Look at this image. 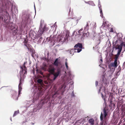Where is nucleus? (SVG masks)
<instances>
[{
    "mask_svg": "<svg viewBox=\"0 0 125 125\" xmlns=\"http://www.w3.org/2000/svg\"><path fill=\"white\" fill-rule=\"evenodd\" d=\"M37 35V34L34 31H33L31 33H30L29 34L30 37L33 40H34L36 39Z\"/></svg>",
    "mask_w": 125,
    "mask_h": 125,
    "instance_id": "nucleus-17",
    "label": "nucleus"
},
{
    "mask_svg": "<svg viewBox=\"0 0 125 125\" xmlns=\"http://www.w3.org/2000/svg\"><path fill=\"white\" fill-rule=\"evenodd\" d=\"M100 60L101 62L100 63H102L103 62V59L102 58L100 59Z\"/></svg>",
    "mask_w": 125,
    "mask_h": 125,
    "instance_id": "nucleus-50",
    "label": "nucleus"
},
{
    "mask_svg": "<svg viewBox=\"0 0 125 125\" xmlns=\"http://www.w3.org/2000/svg\"><path fill=\"white\" fill-rule=\"evenodd\" d=\"M111 32H113V28H111Z\"/></svg>",
    "mask_w": 125,
    "mask_h": 125,
    "instance_id": "nucleus-52",
    "label": "nucleus"
},
{
    "mask_svg": "<svg viewBox=\"0 0 125 125\" xmlns=\"http://www.w3.org/2000/svg\"><path fill=\"white\" fill-rule=\"evenodd\" d=\"M99 10H100V16L102 17V18H103V14L102 12V8H99Z\"/></svg>",
    "mask_w": 125,
    "mask_h": 125,
    "instance_id": "nucleus-28",
    "label": "nucleus"
},
{
    "mask_svg": "<svg viewBox=\"0 0 125 125\" xmlns=\"http://www.w3.org/2000/svg\"><path fill=\"white\" fill-rule=\"evenodd\" d=\"M101 95L102 98L103 97L104 95H103V94L102 93H101Z\"/></svg>",
    "mask_w": 125,
    "mask_h": 125,
    "instance_id": "nucleus-51",
    "label": "nucleus"
},
{
    "mask_svg": "<svg viewBox=\"0 0 125 125\" xmlns=\"http://www.w3.org/2000/svg\"><path fill=\"white\" fill-rule=\"evenodd\" d=\"M2 2V4L5 5V9L4 7L2 6L0 7V19L2 20L4 19V21L5 23H7L6 21L9 18V14L7 11L9 10V6L11 5V11L13 13H16L18 11L17 7L15 5H13L10 2L8 1V0H0Z\"/></svg>",
    "mask_w": 125,
    "mask_h": 125,
    "instance_id": "nucleus-2",
    "label": "nucleus"
},
{
    "mask_svg": "<svg viewBox=\"0 0 125 125\" xmlns=\"http://www.w3.org/2000/svg\"><path fill=\"white\" fill-rule=\"evenodd\" d=\"M100 84H101L100 86H101L99 87V89L98 91V94L100 93V91L102 88H103V91L104 92H105V87L104 86H103V85L104 84L105 85H106L107 84V82H106V80H104L103 78L101 80Z\"/></svg>",
    "mask_w": 125,
    "mask_h": 125,
    "instance_id": "nucleus-12",
    "label": "nucleus"
},
{
    "mask_svg": "<svg viewBox=\"0 0 125 125\" xmlns=\"http://www.w3.org/2000/svg\"><path fill=\"white\" fill-rule=\"evenodd\" d=\"M85 3H86V4H89V1L88 2H86V1H85Z\"/></svg>",
    "mask_w": 125,
    "mask_h": 125,
    "instance_id": "nucleus-49",
    "label": "nucleus"
},
{
    "mask_svg": "<svg viewBox=\"0 0 125 125\" xmlns=\"http://www.w3.org/2000/svg\"><path fill=\"white\" fill-rule=\"evenodd\" d=\"M107 122L106 120H104L102 121L100 124L101 125H107Z\"/></svg>",
    "mask_w": 125,
    "mask_h": 125,
    "instance_id": "nucleus-24",
    "label": "nucleus"
},
{
    "mask_svg": "<svg viewBox=\"0 0 125 125\" xmlns=\"http://www.w3.org/2000/svg\"><path fill=\"white\" fill-rule=\"evenodd\" d=\"M106 97V95H105L103 97H102V99L104 100V101H105V98Z\"/></svg>",
    "mask_w": 125,
    "mask_h": 125,
    "instance_id": "nucleus-42",
    "label": "nucleus"
},
{
    "mask_svg": "<svg viewBox=\"0 0 125 125\" xmlns=\"http://www.w3.org/2000/svg\"><path fill=\"white\" fill-rule=\"evenodd\" d=\"M51 96L49 95H46L44 98L43 100H42L41 101L40 103L36 105V107H34L33 111H36L37 110H39L42 107V105L45 103H47L49 101H50Z\"/></svg>",
    "mask_w": 125,
    "mask_h": 125,
    "instance_id": "nucleus-9",
    "label": "nucleus"
},
{
    "mask_svg": "<svg viewBox=\"0 0 125 125\" xmlns=\"http://www.w3.org/2000/svg\"><path fill=\"white\" fill-rule=\"evenodd\" d=\"M103 112H104V118L105 117L107 116L108 114L107 110L106 109V107H104L103 109Z\"/></svg>",
    "mask_w": 125,
    "mask_h": 125,
    "instance_id": "nucleus-19",
    "label": "nucleus"
},
{
    "mask_svg": "<svg viewBox=\"0 0 125 125\" xmlns=\"http://www.w3.org/2000/svg\"><path fill=\"white\" fill-rule=\"evenodd\" d=\"M100 0H98V3H100Z\"/></svg>",
    "mask_w": 125,
    "mask_h": 125,
    "instance_id": "nucleus-58",
    "label": "nucleus"
},
{
    "mask_svg": "<svg viewBox=\"0 0 125 125\" xmlns=\"http://www.w3.org/2000/svg\"><path fill=\"white\" fill-rule=\"evenodd\" d=\"M24 45L26 46L27 48L29 50H30V48L28 47V46L27 44H24Z\"/></svg>",
    "mask_w": 125,
    "mask_h": 125,
    "instance_id": "nucleus-38",
    "label": "nucleus"
},
{
    "mask_svg": "<svg viewBox=\"0 0 125 125\" xmlns=\"http://www.w3.org/2000/svg\"><path fill=\"white\" fill-rule=\"evenodd\" d=\"M115 100V98H114L113 96H110L109 97L108 101L109 102H113Z\"/></svg>",
    "mask_w": 125,
    "mask_h": 125,
    "instance_id": "nucleus-21",
    "label": "nucleus"
},
{
    "mask_svg": "<svg viewBox=\"0 0 125 125\" xmlns=\"http://www.w3.org/2000/svg\"><path fill=\"white\" fill-rule=\"evenodd\" d=\"M120 72H120L117 71L115 73V78H116L118 77V76L120 75Z\"/></svg>",
    "mask_w": 125,
    "mask_h": 125,
    "instance_id": "nucleus-23",
    "label": "nucleus"
},
{
    "mask_svg": "<svg viewBox=\"0 0 125 125\" xmlns=\"http://www.w3.org/2000/svg\"><path fill=\"white\" fill-rule=\"evenodd\" d=\"M19 114V110H17V111H15L14 112V113L13 115V117H14L16 116L18 114Z\"/></svg>",
    "mask_w": 125,
    "mask_h": 125,
    "instance_id": "nucleus-25",
    "label": "nucleus"
},
{
    "mask_svg": "<svg viewBox=\"0 0 125 125\" xmlns=\"http://www.w3.org/2000/svg\"><path fill=\"white\" fill-rule=\"evenodd\" d=\"M45 56L46 58H48L49 55V53L48 52H45Z\"/></svg>",
    "mask_w": 125,
    "mask_h": 125,
    "instance_id": "nucleus-36",
    "label": "nucleus"
},
{
    "mask_svg": "<svg viewBox=\"0 0 125 125\" xmlns=\"http://www.w3.org/2000/svg\"><path fill=\"white\" fill-rule=\"evenodd\" d=\"M46 26L44 25L43 27L41 22L36 38L37 40V44L43 43L44 39L43 38V36L42 35V34L46 30Z\"/></svg>",
    "mask_w": 125,
    "mask_h": 125,
    "instance_id": "nucleus-7",
    "label": "nucleus"
},
{
    "mask_svg": "<svg viewBox=\"0 0 125 125\" xmlns=\"http://www.w3.org/2000/svg\"><path fill=\"white\" fill-rule=\"evenodd\" d=\"M88 23L87 22V25L85 26L84 28V32L83 33V35H82V37H84L85 38L87 37L89 35V33L88 32Z\"/></svg>",
    "mask_w": 125,
    "mask_h": 125,
    "instance_id": "nucleus-13",
    "label": "nucleus"
},
{
    "mask_svg": "<svg viewBox=\"0 0 125 125\" xmlns=\"http://www.w3.org/2000/svg\"><path fill=\"white\" fill-rule=\"evenodd\" d=\"M60 63L59 62L58 58H57L55 59L54 62L53 64L55 66H57L58 65L59 63Z\"/></svg>",
    "mask_w": 125,
    "mask_h": 125,
    "instance_id": "nucleus-20",
    "label": "nucleus"
},
{
    "mask_svg": "<svg viewBox=\"0 0 125 125\" xmlns=\"http://www.w3.org/2000/svg\"><path fill=\"white\" fill-rule=\"evenodd\" d=\"M71 12V9L70 8V9L69 10V12Z\"/></svg>",
    "mask_w": 125,
    "mask_h": 125,
    "instance_id": "nucleus-55",
    "label": "nucleus"
},
{
    "mask_svg": "<svg viewBox=\"0 0 125 125\" xmlns=\"http://www.w3.org/2000/svg\"><path fill=\"white\" fill-rule=\"evenodd\" d=\"M114 63L116 64H117V61L115 60Z\"/></svg>",
    "mask_w": 125,
    "mask_h": 125,
    "instance_id": "nucleus-46",
    "label": "nucleus"
},
{
    "mask_svg": "<svg viewBox=\"0 0 125 125\" xmlns=\"http://www.w3.org/2000/svg\"><path fill=\"white\" fill-rule=\"evenodd\" d=\"M89 123L91 125H94V121L93 119L91 118L88 121Z\"/></svg>",
    "mask_w": 125,
    "mask_h": 125,
    "instance_id": "nucleus-22",
    "label": "nucleus"
},
{
    "mask_svg": "<svg viewBox=\"0 0 125 125\" xmlns=\"http://www.w3.org/2000/svg\"><path fill=\"white\" fill-rule=\"evenodd\" d=\"M92 39H93V40H94V38H92Z\"/></svg>",
    "mask_w": 125,
    "mask_h": 125,
    "instance_id": "nucleus-62",
    "label": "nucleus"
},
{
    "mask_svg": "<svg viewBox=\"0 0 125 125\" xmlns=\"http://www.w3.org/2000/svg\"><path fill=\"white\" fill-rule=\"evenodd\" d=\"M24 45L26 46L27 48L29 50H30V48L28 47V46L27 44H24Z\"/></svg>",
    "mask_w": 125,
    "mask_h": 125,
    "instance_id": "nucleus-39",
    "label": "nucleus"
},
{
    "mask_svg": "<svg viewBox=\"0 0 125 125\" xmlns=\"http://www.w3.org/2000/svg\"><path fill=\"white\" fill-rule=\"evenodd\" d=\"M71 96L72 98H73V97H75V96L74 94L73 91L71 94Z\"/></svg>",
    "mask_w": 125,
    "mask_h": 125,
    "instance_id": "nucleus-37",
    "label": "nucleus"
},
{
    "mask_svg": "<svg viewBox=\"0 0 125 125\" xmlns=\"http://www.w3.org/2000/svg\"><path fill=\"white\" fill-rule=\"evenodd\" d=\"M113 47L112 48V50L111 53H112L113 52L114 49H115V50L118 49L117 53L120 54L123 46L122 43H120L119 45L117 43L116 44H115V43H114V42H113Z\"/></svg>",
    "mask_w": 125,
    "mask_h": 125,
    "instance_id": "nucleus-10",
    "label": "nucleus"
},
{
    "mask_svg": "<svg viewBox=\"0 0 125 125\" xmlns=\"http://www.w3.org/2000/svg\"><path fill=\"white\" fill-rule=\"evenodd\" d=\"M123 37L122 34L121 33H118L116 37H115L114 38L113 42L116 44L117 43H119L120 42L122 41Z\"/></svg>",
    "mask_w": 125,
    "mask_h": 125,
    "instance_id": "nucleus-11",
    "label": "nucleus"
},
{
    "mask_svg": "<svg viewBox=\"0 0 125 125\" xmlns=\"http://www.w3.org/2000/svg\"><path fill=\"white\" fill-rule=\"evenodd\" d=\"M75 31H73V35H74V33H75Z\"/></svg>",
    "mask_w": 125,
    "mask_h": 125,
    "instance_id": "nucleus-54",
    "label": "nucleus"
},
{
    "mask_svg": "<svg viewBox=\"0 0 125 125\" xmlns=\"http://www.w3.org/2000/svg\"><path fill=\"white\" fill-rule=\"evenodd\" d=\"M104 104H105V107H106V101L105 100V101H104Z\"/></svg>",
    "mask_w": 125,
    "mask_h": 125,
    "instance_id": "nucleus-48",
    "label": "nucleus"
},
{
    "mask_svg": "<svg viewBox=\"0 0 125 125\" xmlns=\"http://www.w3.org/2000/svg\"><path fill=\"white\" fill-rule=\"evenodd\" d=\"M53 37H52V36H51L50 37L47 38H46V40L48 42H50L51 44L52 45H54L55 43L58 42H58H62V43L66 41L67 42L68 41V38L69 37V35L68 33L67 32L65 34V35L64 37L59 36L57 38L56 37L53 36Z\"/></svg>",
    "mask_w": 125,
    "mask_h": 125,
    "instance_id": "nucleus-3",
    "label": "nucleus"
},
{
    "mask_svg": "<svg viewBox=\"0 0 125 125\" xmlns=\"http://www.w3.org/2000/svg\"><path fill=\"white\" fill-rule=\"evenodd\" d=\"M120 43H122L123 46H124V48L125 47V37L124 38L123 41L122 40L121 42Z\"/></svg>",
    "mask_w": 125,
    "mask_h": 125,
    "instance_id": "nucleus-31",
    "label": "nucleus"
},
{
    "mask_svg": "<svg viewBox=\"0 0 125 125\" xmlns=\"http://www.w3.org/2000/svg\"><path fill=\"white\" fill-rule=\"evenodd\" d=\"M110 104L109 105V106L111 107H113L115 106V104H114V102L111 103V102H109Z\"/></svg>",
    "mask_w": 125,
    "mask_h": 125,
    "instance_id": "nucleus-29",
    "label": "nucleus"
},
{
    "mask_svg": "<svg viewBox=\"0 0 125 125\" xmlns=\"http://www.w3.org/2000/svg\"><path fill=\"white\" fill-rule=\"evenodd\" d=\"M66 106H65V107H66Z\"/></svg>",
    "mask_w": 125,
    "mask_h": 125,
    "instance_id": "nucleus-63",
    "label": "nucleus"
},
{
    "mask_svg": "<svg viewBox=\"0 0 125 125\" xmlns=\"http://www.w3.org/2000/svg\"><path fill=\"white\" fill-rule=\"evenodd\" d=\"M28 41L26 39H24V41L23 42V43H24V44H27V42H28Z\"/></svg>",
    "mask_w": 125,
    "mask_h": 125,
    "instance_id": "nucleus-41",
    "label": "nucleus"
},
{
    "mask_svg": "<svg viewBox=\"0 0 125 125\" xmlns=\"http://www.w3.org/2000/svg\"><path fill=\"white\" fill-rule=\"evenodd\" d=\"M13 94L12 95V97L16 100H17L18 99V97L17 96V92L15 91H13Z\"/></svg>",
    "mask_w": 125,
    "mask_h": 125,
    "instance_id": "nucleus-18",
    "label": "nucleus"
},
{
    "mask_svg": "<svg viewBox=\"0 0 125 125\" xmlns=\"http://www.w3.org/2000/svg\"><path fill=\"white\" fill-rule=\"evenodd\" d=\"M123 65H125V62L124 63Z\"/></svg>",
    "mask_w": 125,
    "mask_h": 125,
    "instance_id": "nucleus-57",
    "label": "nucleus"
},
{
    "mask_svg": "<svg viewBox=\"0 0 125 125\" xmlns=\"http://www.w3.org/2000/svg\"><path fill=\"white\" fill-rule=\"evenodd\" d=\"M42 81V80L41 79H39L37 80V82L39 83H41Z\"/></svg>",
    "mask_w": 125,
    "mask_h": 125,
    "instance_id": "nucleus-34",
    "label": "nucleus"
},
{
    "mask_svg": "<svg viewBox=\"0 0 125 125\" xmlns=\"http://www.w3.org/2000/svg\"><path fill=\"white\" fill-rule=\"evenodd\" d=\"M117 71L121 72V67L120 65H119L117 69Z\"/></svg>",
    "mask_w": 125,
    "mask_h": 125,
    "instance_id": "nucleus-40",
    "label": "nucleus"
},
{
    "mask_svg": "<svg viewBox=\"0 0 125 125\" xmlns=\"http://www.w3.org/2000/svg\"><path fill=\"white\" fill-rule=\"evenodd\" d=\"M74 47L75 48V50L77 51V52L78 53H79L81 51L82 49L83 48L82 44L80 43H78L75 44Z\"/></svg>",
    "mask_w": 125,
    "mask_h": 125,
    "instance_id": "nucleus-14",
    "label": "nucleus"
},
{
    "mask_svg": "<svg viewBox=\"0 0 125 125\" xmlns=\"http://www.w3.org/2000/svg\"><path fill=\"white\" fill-rule=\"evenodd\" d=\"M76 50H75V48L74 49H71L70 51V54H72V55H73L74 54V53H72V52H73V51H74V52H77V51H76Z\"/></svg>",
    "mask_w": 125,
    "mask_h": 125,
    "instance_id": "nucleus-30",
    "label": "nucleus"
},
{
    "mask_svg": "<svg viewBox=\"0 0 125 125\" xmlns=\"http://www.w3.org/2000/svg\"><path fill=\"white\" fill-rule=\"evenodd\" d=\"M120 53H117L116 55V56L117 57H119V55H120Z\"/></svg>",
    "mask_w": 125,
    "mask_h": 125,
    "instance_id": "nucleus-45",
    "label": "nucleus"
},
{
    "mask_svg": "<svg viewBox=\"0 0 125 125\" xmlns=\"http://www.w3.org/2000/svg\"><path fill=\"white\" fill-rule=\"evenodd\" d=\"M10 120H11V121H12V120H11V118Z\"/></svg>",
    "mask_w": 125,
    "mask_h": 125,
    "instance_id": "nucleus-61",
    "label": "nucleus"
},
{
    "mask_svg": "<svg viewBox=\"0 0 125 125\" xmlns=\"http://www.w3.org/2000/svg\"><path fill=\"white\" fill-rule=\"evenodd\" d=\"M83 30V29L82 28L81 29H80V30H79L78 31V33H77V32L76 33V34H77L79 36V35L80 36V35H81V34H80V32L81 31H82Z\"/></svg>",
    "mask_w": 125,
    "mask_h": 125,
    "instance_id": "nucleus-35",
    "label": "nucleus"
},
{
    "mask_svg": "<svg viewBox=\"0 0 125 125\" xmlns=\"http://www.w3.org/2000/svg\"><path fill=\"white\" fill-rule=\"evenodd\" d=\"M71 105L70 104H69L68 105L67 109L68 111H71V109L72 108L71 107Z\"/></svg>",
    "mask_w": 125,
    "mask_h": 125,
    "instance_id": "nucleus-26",
    "label": "nucleus"
},
{
    "mask_svg": "<svg viewBox=\"0 0 125 125\" xmlns=\"http://www.w3.org/2000/svg\"><path fill=\"white\" fill-rule=\"evenodd\" d=\"M104 115H103V114L102 113V112L101 113L100 116V120L101 121H102L104 120H103V119H104Z\"/></svg>",
    "mask_w": 125,
    "mask_h": 125,
    "instance_id": "nucleus-27",
    "label": "nucleus"
},
{
    "mask_svg": "<svg viewBox=\"0 0 125 125\" xmlns=\"http://www.w3.org/2000/svg\"><path fill=\"white\" fill-rule=\"evenodd\" d=\"M98 7L99 8V7L100 8H101V4H100V2L98 3Z\"/></svg>",
    "mask_w": 125,
    "mask_h": 125,
    "instance_id": "nucleus-44",
    "label": "nucleus"
},
{
    "mask_svg": "<svg viewBox=\"0 0 125 125\" xmlns=\"http://www.w3.org/2000/svg\"><path fill=\"white\" fill-rule=\"evenodd\" d=\"M56 22L55 23V24H56Z\"/></svg>",
    "mask_w": 125,
    "mask_h": 125,
    "instance_id": "nucleus-64",
    "label": "nucleus"
},
{
    "mask_svg": "<svg viewBox=\"0 0 125 125\" xmlns=\"http://www.w3.org/2000/svg\"><path fill=\"white\" fill-rule=\"evenodd\" d=\"M34 9H35V12L36 11V9H35V5H34Z\"/></svg>",
    "mask_w": 125,
    "mask_h": 125,
    "instance_id": "nucleus-56",
    "label": "nucleus"
},
{
    "mask_svg": "<svg viewBox=\"0 0 125 125\" xmlns=\"http://www.w3.org/2000/svg\"><path fill=\"white\" fill-rule=\"evenodd\" d=\"M33 95L32 96L33 100L27 101V103H26V105H25V107L27 109L29 107H31L32 106H31L32 105L36 100L38 99L40 97H41L43 94V92L39 90L37 93L33 92Z\"/></svg>",
    "mask_w": 125,
    "mask_h": 125,
    "instance_id": "nucleus-8",
    "label": "nucleus"
},
{
    "mask_svg": "<svg viewBox=\"0 0 125 125\" xmlns=\"http://www.w3.org/2000/svg\"><path fill=\"white\" fill-rule=\"evenodd\" d=\"M118 58V57H117L116 56L115 58V60L117 61Z\"/></svg>",
    "mask_w": 125,
    "mask_h": 125,
    "instance_id": "nucleus-47",
    "label": "nucleus"
},
{
    "mask_svg": "<svg viewBox=\"0 0 125 125\" xmlns=\"http://www.w3.org/2000/svg\"><path fill=\"white\" fill-rule=\"evenodd\" d=\"M9 28L12 30V34L14 35H15L16 34L18 31L17 29L14 27H13L11 25L10 27L9 26Z\"/></svg>",
    "mask_w": 125,
    "mask_h": 125,
    "instance_id": "nucleus-16",
    "label": "nucleus"
},
{
    "mask_svg": "<svg viewBox=\"0 0 125 125\" xmlns=\"http://www.w3.org/2000/svg\"><path fill=\"white\" fill-rule=\"evenodd\" d=\"M27 62H25L23 64V67L21 66V70L20 72V83L18 85V96H19L21 93V92L22 89V84L23 81V79L26 77V75L27 74V68L25 64Z\"/></svg>",
    "mask_w": 125,
    "mask_h": 125,
    "instance_id": "nucleus-4",
    "label": "nucleus"
},
{
    "mask_svg": "<svg viewBox=\"0 0 125 125\" xmlns=\"http://www.w3.org/2000/svg\"><path fill=\"white\" fill-rule=\"evenodd\" d=\"M43 65L44 66L41 67L39 69H36V71L38 73L42 75L43 74V73L42 71H46L47 70V65L45 64H44Z\"/></svg>",
    "mask_w": 125,
    "mask_h": 125,
    "instance_id": "nucleus-15",
    "label": "nucleus"
},
{
    "mask_svg": "<svg viewBox=\"0 0 125 125\" xmlns=\"http://www.w3.org/2000/svg\"><path fill=\"white\" fill-rule=\"evenodd\" d=\"M98 85V82L97 81H96L95 82V86L96 87H97Z\"/></svg>",
    "mask_w": 125,
    "mask_h": 125,
    "instance_id": "nucleus-43",
    "label": "nucleus"
},
{
    "mask_svg": "<svg viewBox=\"0 0 125 125\" xmlns=\"http://www.w3.org/2000/svg\"><path fill=\"white\" fill-rule=\"evenodd\" d=\"M33 73L34 74V71H33Z\"/></svg>",
    "mask_w": 125,
    "mask_h": 125,
    "instance_id": "nucleus-59",
    "label": "nucleus"
},
{
    "mask_svg": "<svg viewBox=\"0 0 125 125\" xmlns=\"http://www.w3.org/2000/svg\"><path fill=\"white\" fill-rule=\"evenodd\" d=\"M117 65H118L117 64H115V63H111V66L113 67H115V68L116 67H117Z\"/></svg>",
    "mask_w": 125,
    "mask_h": 125,
    "instance_id": "nucleus-33",
    "label": "nucleus"
},
{
    "mask_svg": "<svg viewBox=\"0 0 125 125\" xmlns=\"http://www.w3.org/2000/svg\"><path fill=\"white\" fill-rule=\"evenodd\" d=\"M65 65L68 71L67 75V77L68 76V77H67L66 81L61 86L59 90L55 92L52 94V97L53 98L59 95H60V96L62 95L65 91V88L66 87H67L68 85H69V88H70V86H73V82L71 81L70 82L69 81L71 80L72 77H73L74 75L71 74V71L69 68L68 64L67 62H65Z\"/></svg>",
    "mask_w": 125,
    "mask_h": 125,
    "instance_id": "nucleus-1",
    "label": "nucleus"
},
{
    "mask_svg": "<svg viewBox=\"0 0 125 125\" xmlns=\"http://www.w3.org/2000/svg\"><path fill=\"white\" fill-rule=\"evenodd\" d=\"M5 87V86L2 87H1V88H3V87Z\"/></svg>",
    "mask_w": 125,
    "mask_h": 125,
    "instance_id": "nucleus-60",
    "label": "nucleus"
},
{
    "mask_svg": "<svg viewBox=\"0 0 125 125\" xmlns=\"http://www.w3.org/2000/svg\"><path fill=\"white\" fill-rule=\"evenodd\" d=\"M54 116L55 117H56L58 116L57 115H56V114H55L54 115Z\"/></svg>",
    "mask_w": 125,
    "mask_h": 125,
    "instance_id": "nucleus-53",
    "label": "nucleus"
},
{
    "mask_svg": "<svg viewBox=\"0 0 125 125\" xmlns=\"http://www.w3.org/2000/svg\"><path fill=\"white\" fill-rule=\"evenodd\" d=\"M89 4L93 6H95V5L94 3V2L93 1H89Z\"/></svg>",
    "mask_w": 125,
    "mask_h": 125,
    "instance_id": "nucleus-32",
    "label": "nucleus"
},
{
    "mask_svg": "<svg viewBox=\"0 0 125 125\" xmlns=\"http://www.w3.org/2000/svg\"><path fill=\"white\" fill-rule=\"evenodd\" d=\"M31 15L29 13H26L22 15V21L21 23V28L22 29L30 25L32 23V19L31 17Z\"/></svg>",
    "mask_w": 125,
    "mask_h": 125,
    "instance_id": "nucleus-6",
    "label": "nucleus"
},
{
    "mask_svg": "<svg viewBox=\"0 0 125 125\" xmlns=\"http://www.w3.org/2000/svg\"><path fill=\"white\" fill-rule=\"evenodd\" d=\"M48 71L51 74V77L52 82L55 81L59 76L61 75V69L59 67L56 69L52 66L50 65L48 68Z\"/></svg>",
    "mask_w": 125,
    "mask_h": 125,
    "instance_id": "nucleus-5",
    "label": "nucleus"
}]
</instances>
